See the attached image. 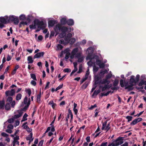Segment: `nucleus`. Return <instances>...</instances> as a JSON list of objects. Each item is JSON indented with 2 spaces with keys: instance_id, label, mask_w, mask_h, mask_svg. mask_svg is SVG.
I'll list each match as a JSON object with an SVG mask.
<instances>
[{
  "instance_id": "f257e3e1",
  "label": "nucleus",
  "mask_w": 146,
  "mask_h": 146,
  "mask_svg": "<svg viewBox=\"0 0 146 146\" xmlns=\"http://www.w3.org/2000/svg\"><path fill=\"white\" fill-rule=\"evenodd\" d=\"M101 62L102 61L100 60H99V56L97 55H95L93 58L88 62L87 64L89 66H91L93 65H96V64L99 66Z\"/></svg>"
},
{
  "instance_id": "f03ea898",
  "label": "nucleus",
  "mask_w": 146,
  "mask_h": 146,
  "mask_svg": "<svg viewBox=\"0 0 146 146\" xmlns=\"http://www.w3.org/2000/svg\"><path fill=\"white\" fill-rule=\"evenodd\" d=\"M93 48L92 47H90L87 49V52L88 55L86 58L87 60H90L94 57L95 55L93 54Z\"/></svg>"
},
{
  "instance_id": "7ed1b4c3",
  "label": "nucleus",
  "mask_w": 146,
  "mask_h": 146,
  "mask_svg": "<svg viewBox=\"0 0 146 146\" xmlns=\"http://www.w3.org/2000/svg\"><path fill=\"white\" fill-rule=\"evenodd\" d=\"M99 78L98 77L97 80H96L95 81V84H99V85L100 84H105L106 83H107L108 84H109L110 81L109 80H107V79H104L102 80H101L100 81H99Z\"/></svg>"
},
{
  "instance_id": "20e7f679",
  "label": "nucleus",
  "mask_w": 146,
  "mask_h": 146,
  "mask_svg": "<svg viewBox=\"0 0 146 146\" xmlns=\"http://www.w3.org/2000/svg\"><path fill=\"white\" fill-rule=\"evenodd\" d=\"M35 23H36L38 26V27L41 29H44L45 28L46 25L42 21H40L38 20L35 21Z\"/></svg>"
},
{
  "instance_id": "39448f33",
  "label": "nucleus",
  "mask_w": 146,
  "mask_h": 146,
  "mask_svg": "<svg viewBox=\"0 0 146 146\" xmlns=\"http://www.w3.org/2000/svg\"><path fill=\"white\" fill-rule=\"evenodd\" d=\"M71 28L70 27L65 26L62 27L60 31L63 33H66V32L69 33L71 32Z\"/></svg>"
},
{
  "instance_id": "423d86ee",
  "label": "nucleus",
  "mask_w": 146,
  "mask_h": 146,
  "mask_svg": "<svg viewBox=\"0 0 146 146\" xmlns=\"http://www.w3.org/2000/svg\"><path fill=\"white\" fill-rule=\"evenodd\" d=\"M0 22L3 24H6L9 22V17H0Z\"/></svg>"
},
{
  "instance_id": "0eeeda50",
  "label": "nucleus",
  "mask_w": 146,
  "mask_h": 146,
  "mask_svg": "<svg viewBox=\"0 0 146 146\" xmlns=\"http://www.w3.org/2000/svg\"><path fill=\"white\" fill-rule=\"evenodd\" d=\"M5 93L7 96H12L15 94V92L14 89H12L10 90L6 91Z\"/></svg>"
},
{
  "instance_id": "6e6552de",
  "label": "nucleus",
  "mask_w": 146,
  "mask_h": 146,
  "mask_svg": "<svg viewBox=\"0 0 146 146\" xmlns=\"http://www.w3.org/2000/svg\"><path fill=\"white\" fill-rule=\"evenodd\" d=\"M27 96H26L24 98V104L26 105L24 107V108L25 109H27V108H28L30 104V99H29V100L28 102H27Z\"/></svg>"
},
{
  "instance_id": "1a4fd4ad",
  "label": "nucleus",
  "mask_w": 146,
  "mask_h": 146,
  "mask_svg": "<svg viewBox=\"0 0 146 146\" xmlns=\"http://www.w3.org/2000/svg\"><path fill=\"white\" fill-rule=\"evenodd\" d=\"M26 140L29 141V144H30L31 142L33 140L34 138L33 137V133H30V134L26 137Z\"/></svg>"
},
{
  "instance_id": "9d476101",
  "label": "nucleus",
  "mask_w": 146,
  "mask_h": 146,
  "mask_svg": "<svg viewBox=\"0 0 146 146\" xmlns=\"http://www.w3.org/2000/svg\"><path fill=\"white\" fill-rule=\"evenodd\" d=\"M61 24H58L56 25L54 28V30L56 32H58L61 30Z\"/></svg>"
},
{
  "instance_id": "9b49d317",
  "label": "nucleus",
  "mask_w": 146,
  "mask_h": 146,
  "mask_svg": "<svg viewBox=\"0 0 146 146\" xmlns=\"http://www.w3.org/2000/svg\"><path fill=\"white\" fill-rule=\"evenodd\" d=\"M44 54V53L43 52H38L34 56V58H38L41 57L43 56Z\"/></svg>"
},
{
  "instance_id": "f8f14e48",
  "label": "nucleus",
  "mask_w": 146,
  "mask_h": 146,
  "mask_svg": "<svg viewBox=\"0 0 146 146\" xmlns=\"http://www.w3.org/2000/svg\"><path fill=\"white\" fill-rule=\"evenodd\" d=\"M135 76H131V78L129 80V83L131 84H132L133 83H135L136 82L135 80L134 79Z\"/></svg>"
},
{
  "instance_id": "ddd939ff",
  "label": "nucleus",
  "mask_w": 146,
  "mask_h": 146,
  "mask_svg": "<svg viewBox=\"0 0 146 146\" xmlns=\"http://www.w3.org/2000/svg\"><path fill=\"white\" fill-rule=\"evenodd\" d=\"M56 21L54 20H50L48 22V24L49 26L52 27L55 24Z\"/></svg>"
},
{
  "instance_id": "4468645a",
  "label": "nucleus",
  "mask_w": 146,
  "mask_h": 146,
  "mask_svg": "<svg viewBox=\"0 0 146 146\" xmlns=\"http://www.w3.org/2000/svg\"><path fill=\"white\" fill-rule=\"evenodd\" d=\"M78 48H77L74 49L71 52V54L72 55H73V56L76 55V54H77L76 53L78 51Z\"/></svg>"
},
{
  "instance_id": "2eb2a0df",
  "label": "nucleus",
  "mask_w": 146,
  "mask_h": 146,
  "mask_svg": "<svg viewBox=\"0 0 146 146\" xmlns=\"http://www.w3.org/2000/svg\"><path fill=\"white\" fill-rule=\"evenodd\" d=\"M133 84H131V85H129L127 86L126 85L125 86V89H127L129 91H131L133 90Z\"/></svg>"
},
{
  "instance_id": "dca6fc26",
  "label": "nucleus",
  "mask_w": 146,
  "mask_h": 146,
  "mask_svg": "<svg viewBox=\"0 0 146 146\" xmlns=\"http://www.w3.org/2000/svg\"><path fill=\"white\" fill-rule=\"evenodd\" d=\"M67 23L69 25L72 26L74 24V21L72 19H70L67 21Z\"/></svg>"
},
{
  "instance_id": "f3484780",
  "label": "nucleus",
  "mask_w": 146,
  "mask_h": 146,
  "mask_svg": "<svg viewBox=\"0 0 146 146\" xmlns=\"http://www.w3.org/2000/svg\"><path fill=\"white\" fill-rule=\"evenodd\" d=\"M13 101V98L11 96H8L7 98L6 102L7 103L11 104Z\"/></svg>"
},
{
  "instance_id": "a211bd4d",
  "label": "nucleus",
  "mask_w": 146,
  "mask_h": 146,
  "mask_svg": "<svg viewBox=\"0 0 146 146\" xmlns=\"http://www.w3.org/2000/svg\"><path fill=\"white\" fill-rule=\"evenodd\" d=\"M18 114H16L14 115L13 117L14 119L19 118L21 116L22 113L20 111H18Z\"/></svg>"
},
{
  "instance_id": "6ab92c4d",
  "label": "nucleus",
  "mask_w": 146,
  "mask_h": 146,
  "mask_svg": "<svg viewBox=\"0 0 146 146\" xmlns=\"http://www.w3.org/2000/svg\"><path fill=\"white\" fill-rule=\"evenodd\" d=\"M27 60L28 61V64H31L33 63V59L32 56H29L27 58Z\"/></svg>"
},
{
  "instance_id": "aec40b11",
  "label": "nucleus",
  "mask_w": 146,
  "mask_h": 146,
  "mask_svg": "<svg viewBox=\"0 0 146 146\" xmlns=\"http://www.w3.org/2000/svg\"><path fill=\"white\" fill-rule=\"evenodd\" d=\"M111 87V86L109 85H106L102 88V91H104L105 90L109 89Z\"/></svg>"
},
{
  "instance_id": "412c9836",
  "label": "nucleus",
  "mask_w": 146,
  "mask_h": 146,
  "mask_svg": "<svg viewBox=\"0 0 146 146\" xmlns=\"http://www.w3.org/2000/svg\"><path fill=\"white\" fill-rule=\"evenodd\" d=\"M27 22H21L20 23V25H27L28 23H30L31 21V20L29 18H28L27 19Z\"/></svg>"
},
{
  "instance_id": "4be33fe9",
  "label": "nucleus",
  "mask_w": 146,
  "mask_h": 146,
  "mask_svg": "<svg viewBox=\"0 0 146 146\" xmlns=\"http://www.w3.org/2000/svg\"><path fill=\"white\" fill-rule=\"evenodd\" d=\"M60 22L62 25H65L67 23V21L65 18H62L60 20Z\"/></svg>"
},
{
  "instance_id": "5701e85b",
  "label": "nucleus",
  "mask_w": 146,
  "mask_h": 146,
  "mask_svg": "<svg viewBox=\"0 0 146 146\" xmlns=\"http://www.w3.org/2000/svg\"><path fill=\"white\" fill-rule=\"evenodd\" d=\"M100 92V90L99 89L97 90H95L94 93H93L92 96V97L94 96H97L98 94Z\"/></svg>"
},
{
  "instance_id": "b1692460",
  "label": "nucleus",
  "mask_w": 146,
  "mask_h": 146,
  "mask_svg": "<svg viewBox=\"0 0 146 146\" xmlns=\"http://www.w3.org/2000/svg\"><path fill=\"white\" fill-rule=\"evenodd\" d=\"M5 108L6 110H9L11 108L10 104L9 103L6 104L5 105Z\"/></svg>"
},
{
  "instance_id": "393cba45",
  "label": "nucleus",
  "mask_w": 146,
  "mask_h": 146,
  "mask_svg": "<svg viewBox=\"0 0 146 146\" xmlns=\"http://www.w3.org/2000/svg\"><path fill=\"white\" fill-rule=\"evenodd\" d=\"M16 17L14 15L10 16L9 17V22L10 21H13Z\"/></svg>"
},
{
  "instance_id": "a878e982",
  "label": "nucleus",
  "mask_w": 146,
  "mask_h": 146,
  "mask_svg": "<svg viewBox=\"0 0 146 146\" xmlns=\"http://www.w3.org/2000/svg\"><path fill=\"white\" fill-rule=\"evenodd\" d=\"M41 96V93L40 92L39 94L37 96V100L38 103H40V97Z\"/></svg>"
},
{
  "instance_id": "bb28decb",
  "label": "nucleus",
  "mask_w": 146,
  "mask_h": 146,
  "mask_svg": "<svg viewBox=\"0 0 146 146\" xmlns=\"http://www.w3.org/2000/svg\"><path fill=\"white\" fill-rule=\"evenodd\" d=\"M77 59H78V62H81L83 61L84 59V56L82 55L80 56V57H78Z\"/></svg>"
},
{
  "instance_id": "cd10ccee",
  "label": "nucleus",
  "mask_w": 146,
  "mask_h": 146,
  "mask_svg": "<svg viewBox=\"0 0 146 146\" xmlns=\"http://www.w3.org/2000/svg\"><path fill=\"white\" fill-rule=\"evenodd\" d=\"M77 59H78V62H81L83 61L84 59V56L82 55L80 56V57H78Z\"/></svg>"
},
{
  "instance_id": "c85d7f7f",
  "label": "nucleus",
  "mask_w": 146,
  "mask_h": 146,
  "mask_svg": "<svg viewBox=\"0 0 146 146\" xmlns=\"http://www.w3.org/2000/svg\"><path fill=\"white\" fill-rule=\"evenodd\" d=\"M113 93V91H112L111 90H110L108 91L106 93H102V96H107L110 93Z\"/></svg>"
},
{
  "instance_id": "c756f323",
  "label": "nucleus",
  "mask_w": 146,
  "mask_h": 146,
  "mask_svg": "<svg viewBox=\"0 0 146 146\" xmlns=\"http://www.w3.org/2000/svg\"><path fill=\"white\" fill-rule=\"evenodd\" d=\"M28 116V115L26 113H25L23 116V119L21 120V122L27 120V117Z\"/></svg>"
},
{
  "instance_id": "7c9ffc66",
  "label": "nucleus",
  "mask_w": 146,
  "mask_h": 146,
  "mask_svg": "<svg viewBox=\"0 0 146 146\" xmlns=\"http://www.w3.org/2000/svg\"><path fill=\"white\" fill-rule=\"evenodd\" d=\"M21 94H19L16 96V99L18 101L21 99Z\"/></svg>"
},
{
  "instance_id": "2f4dec72",
  "label": "nucleus",
  "mask_w": 146,
  "mask_h": 146,
  "mask_svg": "<svg viewBox=\"0 0 146 146\" xmlns=\"http://www.w3.org/2000/svg\"><path fill=\"white\" fill-rule=\"evenodd\" d=\"M70 51V49L69 48H67L65 49L64 51H62L61 52L62 54L63 53H64V54L69 53Z\"/></svg>"
},
{
  "instance_id": "473e14b6",
  "label": "nucleus",
  "mask_w": 146,
  "mask_h": 146,
  "mask_svg": "<svg viewBox=\"0 0 146 146\" xmlns=\"http://www.w3.org/2000/svg\"><path fill=\"white\" fill-rule=\"evenodd\" d=\"M108 70H102L100 72V74L102 75V77H103L105 74L108 73Z\"/></svg>"
},
{
  "instance_id": "72a5a7b5",
  "label": "nucleus",
  "mask_w": 146,
  "mask_h": 146,
  "mask_svg": "<svg viewBox=\"0 0 146 146\" xmlns=\"http://www.w3.org/2000/svg\"><path fill=\"white\" fill-rule=\"evenodd\" d=\"M5 105V103L4 101H0V109H3Z\"/></svg>"
},
{
  "instance_id": "f704fd0d",
  "label": "nucleus",
  "mask_w": 146,
  "mask_h": 146,
  "mask_svg": "<svg viewBox=\"0 0 146 146\" xmlns=\"http://www.w3.org/2000/svg\"><path fill=\"white\" fill-rule=\"evenodd\" d=\"M31 77L32 78L33 80L36 81L37 79L36 77V75L35 74H30Z\"/></svg>"
},
{
  "instance_id": "c9c22d12",
  "label": "nucleus",
  "mask_w": 146,
  "mask_h": 146,
  "mask_svg": "<svg viewBox=\"0 0 146 146\" xmlns=\"http://www.w3.org/2000/svg\"><path fill=\"white\" fill-rule=\"evenodd\" d=\"M76 40L74 38H72L70 39L69 42L70 44H72L75 42Z\"/></svg>"
},
{
  "instance_id": "e433bc0d",
  "label": "nucleus",
  "mask_w": 146,
  "mask_h": 146,
  "mask_svg": "<svg viewBox=\"0 0 146 146\" xmlns=\"http://www.w3.org/2000/svg\"><path fill=\"white\" fill-rule=\"evenodd\" d=\"M126 118L127 119V121L129 122L132 120L133 117L131 116H127L126 117Z\"/></svg>"
},
{
  "instance_id": "4c0bfd02",
  "label": "nucleus",
  "mask_w": 146,
  "mask_h": 146,
  "mask_svg": "<svg viewBox=\"0 0 146 146\" xmlns=\"http://www.w3.org/2000/svg\"><path fill=\"white\" fill-rule=\"evenodd\" d=\"M57 50H61L63 48V46L60 44H58L57 46Z\"/></svg>"
},
{
  "instance_id": "58836bf2",
  "label": "nucleus",
  "mask_w": 146,
  "mask_h": 146,
  "mask_svg": "<svg viewBox=\"0 0 146 146\" xmlns=\"http://www.w3.org/2000/svg\"><path fill=\"white\" fill-rule=\"evenodd\" d=\"M25 91L28 94L29 96H30L31 93V89L29 88L26 89Z\"/></svg>"
},
{
  "instance_id": "ea45409f",
  "label": "nucleus",
  "mask_w": 146,
  "mask_h": 146,
  "mask_svg": "<svg viewBox=\"0 0 146 146\" xmlns=\"http://www.w3.org/2000/svg\"><path fill=\"white\" fill-rule=\"evenodd\" d=\"M13 21H14V23L15 24H18L19 23V20L18 18L16 17Z\"/></svg>"
},
{
  "instance_id": "a19ab883",
  "label": "nucleus",
  "mask_w": 146,
  "mask_h": 146,
  "mask_svg": "<svg viewBox=\"0 0 146 146\" xmlns=\"http://www.w3.org/2000/svg\"><path fill=\"white\" fill-rule=\"evenodd\" d=\"M119 81L118 80L115 79L113 83L114 86H117L118 84Z\"/></svg>"
},
{
  "instance_id": "79ce46f5",
  "label": "nucleus",
  "mask_w": 146,
  "mask_h": 146,
  "mask_svg": "<svg viewBox=\"0 0 146 146\" xmlns=\"http://www.w3.org/2000/svg\"><path fill=\"white\" fill-rule=\"evenodd\" d=\"M82 53L81 52L77 53L75 55V57L76 58H78V57H80V56H82Z\"/></svg>"
},
{
  "instance_id": "37998d69",
  "label": "nucleus",
  "mask_w": 146,
  "mask_h": 146,
  "mask_svg": "<svg viewBox=\"0 0 146 146\" xmlns=\"http://www.w3.org/2000/svg\"><path fill=\"white\" fill-rule=\"evenodd\" d=\"M78 70V68L77 67H75L74 68V69L72 70V72L71 73L70 76H71L75 72H76Z\"/></svg>"
},
{
  "instance_id": "c03bdc74",
  "label": "nucleus",
  "mask_w": 146,
  "mask_h": 146,
  "mask_svg": "<svg viewBox=\"0 0 146 146\" xmlns=\"http://www.w3.org/2000/svg\"><path fill=\"white\" fill-rule=\"evenodd\" d=\"M88 84V83L86 82L82 85V87L83 88L85 89L87 87Z\"/></svg>"
},
{
  "instance_id": "a18cd8bd",
  "label": "nucleus",
  "mask_w": 146,
  "mask_h": 146,
  "mask_svg": "<svg viewBox=\"0 0 146 146\" xmlns=\"http://www.w3.org/2000/svg\"><path fill=\"white\" fill-rule=\"evenodd\" d=\"M110 73H109L106 76V79H107V80H108V79H109L111 78L112 76V74H111V72H110Z\"/></svg>"
},
{
  "instance_id": "49530a36",
  "label": "nucleus",
  "mask_w": 146,
  "mask_h": 146,
  "mask_svg": "<svg viewBox=\"0 0 146 146\" xmlns=\"http://www.w3.org/2000/svg\"><path fill=\"white\" fill-rule=\"evenodd\" d=\"M15 119H14V117H13L12 118L8 120L7 121L8 122V123H13Z\"/></svg>"
},
{
  "instance_id": "de8ad7c7",
  "label": "nucleus",
  "mask_w": 146,
  "mask_h": 146,
  "mask_svg": "<svg viewBox=\"0 0 146 146\" xmlns=\"http://www.w3.org/2000/svg\"><path fill=\"white\" fill-rule=\"evenodd\" d=\"M59 43L60 44H67V43H66V42H64V40L63 39H61L59 41Z\"/></svg>"
},
{
  "instance_id": "09e8293b",
  "label": "nucleus",
  "mask_w": 146,
  "mask_h": 146,
  "mask_svg": "<svg viewBox=\"0 0 146 146\" xmlns=\"http://www.w3.org/2000/svg\"><path fill=\"white\" fill-rule=\"evenodd\" d=\"M20 19L21 20H24L25 19V15H21L20 16Z\"/></svg>"
},
{
  "instance_id": "8fccbe9b",
  "label": "nucleus",
  "mask_w": 146,
  "mask_h": 146,
  "mask_svg": "<svg viewBox=\"0 0 146 146\" xmlns=\"http://www.w3.org/2000/svg\"><path fill=\"white\" fill-rule=\"evenodd\" d=\"M64 72H69L71 71V70L69 68H66L64 70Z\"/></svg>"
},
{
  "instance_id": "3c124183",
  "label": "nucleus",
  "mask_w": 146,
  "mask_h": 146,
  "mask_svg": "<svg viewBox=\"0 0 146 146\" xmlns=\"http://www.w3.org/2000/svg\"><path fill=\"white\" fill-rule=\"evenodd\" d=\"M31 85L33 86H35L36 85V82L35 80H32L31 82Z\"/></svg>"
},
{
  "instance_id": "603ef678",
  "label": "nucleus",
  "mask_w": 146,
  "mask_h": 146,
  "mask_svg": "<svg viewBox=\"0 0 146 146\" xmlns=\"http://www.w3.org/2000/svg\"><path fill=\"white\" fill-rule=\"evenodd\" d=\"M93 65V70L94 71H95V72H97L98 69V67H96L95 65Z\"/></svg>"
},
{
  "instance_id": "864d4df0",
  "label": "nucleus",
  "mask_w": 146,
  "mask_h": 146,
  "mask_svg": "<svg viewBox=\"0 0 146 146\" xmlns=\"http://www.w3.org/2000/svg\"><path fill=\"white\" fill-rule=\"evenodd\" d=\"M63 86V84L60 85L58 86L57 87L55 91H57L58 90L61 89L62 88Z\"/></svg>"
},
{
  "instance_id": "5fc2aeb1",
  "label": "nucleus",
  "mask_w": 146,
  "mask_h": 146,
  "mask_svg": "<svg viewBox=\"0 0 146 146\" xmlns=\"http://www.w3.org/2000/svg\"><path fill=\"white\" fill-rule=\"evenodd\" d=\"M66 35V33L62 32V33L60 34L59 36L60 38H63L64 36Z\"/></svg>"
},
{
  "instance_id": "6e6d98bb",
  "label": "nucleus",
  "mask_w": 146,
  "mask_h": 146,
  "mask_svg": "<svg viewBox=\"0 0 146 146\" xmlns=\"http://www.w3.org/2000/svg\"><path fill=\"white\" fill-rule=\"evenodd\" d=\"M136 120H135V119L132 122H131L130 123V125H134L135 124H136L137 123V121H136Z\"/></svg>"
},
{
  "instance_id": "4d7b16f0",
  "label": "nucleus",
  "mask_w": 146,
  "mask_h": 146,
  "mask_svg": "<svg viewBox=\"0 0 146 146\" xmlns=\"http://www.w3.org/2000/svg\"><path fill=\"white\" fill-rule=\"evenodd\" d=\"M135 119V120H136V121H137V123L141 121L142 120V119L141 118L139 117L138 118L136 119Z\"/></svg>"
},
{
  "instance_id": "13d9d810",
  "label": "nucleus",
  "mask_w": 146,
  "mask_h": 146,
  "mask_svg": "<svg viewBox=\"0 0 146 146\" xmlns=\"http://www.w3.org/2000/svg\"><path fill=\"white\" fill-rule=\"evenodd\" d=\"M15 105V101H12L11 103V107L12 108H14Z\"/></svg>"
},
{
  "instance_id": "bf43d9fd",
  "label": "nucleus",
  "mask_w": 146,
  "mask_h": 146,
  "mask_svg": "<svg viewBox=\"0 0 146 146\" xmlns=\"http://www.w3.org/2000/svg\"><path fill=\"white\" fill-rule=\"evenodd\" d=\"M120 85L121 86L123 87L124 86V85L123 84V81L122 80H120Z\"/></svg>"
},
{
  "instance_id": "052dcab7",
  "label": "nucleus",
  "mask_w": 146,
  "mask_h": 146,
  "mask_svg": "<svg viewBox=\"0 0 146 146\" xmlns=\"http://www.w3.org/2000/svg\"><path fill=\"white\" fill-rule=\"evenodd\" d=\"M97 105L96 104L94 105L93 106H92L90 108H89V109L90 110H92L94 108L96 107Z\"/></svg>"
},
{
  "instance_id": "680f3d73",
  "label": "nucleus",
  "mask_w": 146,
  "mask_h": 146,
  "mask_svg": "<svg viewBox=\"0 0 146 146\" xmlns=\"http://www.w3.org/2000/svg\"><path fill=\"white\" fill-rule=\"evenodd\" d=\"M144 80H141L139 84V86H141L142 85L144 84Z\"/></svg>"
},
{
  "instance_id": "e2e57ef3",
  "label": "nucleus",
  "mask_w": 146,
  "mask_h": 146,
  "mask_svg": "<svg viewBox=\"0 0 146 146\" xmlns=\"http://www.w3.org/2000/svg\"><path fill=\"white\" fill-rule=\"evenodd\" d=\"M100 68H103L105 66V65L103 63H101L99 66Z\"/></svg>"
},
{
  "instance_id": "0e129e2a",
  "label": "nucleus",
  "mask_w": 146,
  "mask_h": 146,
  "mask_svg": "<svg viewBox=\"0 0 146 146\" xmlns=\"http://www.w3.org/2000/svg\"><path fill=\"white\" fill-rule=\"evenodd\" d=\"M44 142L43 140H41L40 141V142H39V144L38 145V146H42V145L43 144Z\"/></svg>"
},
{
  "instance_id": "69168bd1",
  "label": "nucleus",
  "mask_w": 146,
  "mask_h": 146,
  "mask_svg": "<svg viewBox=\"0 0 146 146\" xmlns=\"http://www.w3.org/2000/svg\"><path fill=\"white\" fill-rule=\"evenodd\" d=\"M38 40L40 41L42 40L43 37L42 35H40L38 36Z\"/></svg>"
},
{
  "instance_id": "338daca9",
  "label": "nucleus",
  "mask_w": 146,
  "mask_h": 146,
  "mask_svg": "<svg viewBox=\"0 0 146 146\" xmlns=\"http://www.w3.org/2000/svg\"><path fill=\"white\" fill-rule=\"evenodd\" d=\"M13 126L11 124H10L7 126V128L9 129H13Z\"/></svg>"
},
{
  "instance_id": "774afa93",
  "label": "nucleus",
  "mask_w": 146,
  "mask_h": 146,
  "mask_svg": "<svg viewBox=\"0 0 146 146\" xmlns=\"http://www.w3.org/2000/svg\"><path fill=\"white\" fill-rule=\"evenodd\" d=\"M87 78H86L85 77L84 78L82 79L80 81V84H82L84 82Z\"/></svg>"
}]
</instances>
